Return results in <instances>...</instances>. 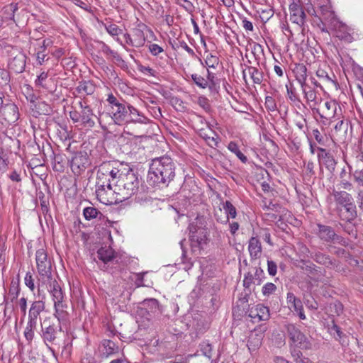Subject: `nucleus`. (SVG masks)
<instances>
[{"label":"nucleus","instance_id":"53","mask_svg":"<svg viewBox=\"0 0 363 363\" xmlns=\"http://www.w3.org/2000/svg\"><path fill=\"white\" fill-rule=\"evenodd\" d=\"M286 87L289 99L293 102H300L298 96L297 95L295 88L293 86V85L290 84L289 86L286 85Z\"/></svg>","mask_w":363,"mask_h":363},{"label":"nucleus","instance_id":"10","mask_svg":"<svg viewBox=\"0 0 363 363\" xmlns=\"http://www.w3.org/2000/svg\"><path fill=\"white\" fill-rule=\"evenodd\" d=\"M284 331L289 339V345L291 347L300 349L310 348V342L298 326L292 323L286 324L284 325Z\"/></svg>","mask_w":363,"mask_h":363},{"label":"nucleus","instance_id":"63","mask_svg":"<svg viewBox=\"0 0 363 363\" xmlns=\"http://www.w3.org/2000/svg\"><path fill=\"white\" fill-rule=\"evenodd\" d=\"M25 284L30 289L31 291H33L35 289V284L34 279H33L32 274L30 272H27L25 277Z\"/></svg>","mask_w":363,"mask_h":363},{"label":"nucleus","instance_id":"56","mask_svg":"<svg viewBox=\"0 0 363 363\" xmlns=\"http://www.w3.org/2000/svg\"><path fill=\"white\" fill-rule=\"evenodd\" d=\"M277 290V286L272 282H268L262 287V294L264 296H269Z\"/></svg>","mask_w":363,"mask_h":363},{"label":"nucleus","instance_id":"27","mask_svg":"<svg viewBox=\"0 0 363 363\" xmlns=\"http://www.w3.org/2000/svg\"><path fill=\"white\" fill-rule=\"evenodd\" d=\"M98 43L99 45L100 51L106 55H110L112 57L113 62L116 63L117 65L121 67H126L125 61L117 52L111 50L110 47L103 41H99Z\"/></svg>","mask_w":363,"mask_h":363},{"label":"nucleus","instance_id":"11","mask_svg":"<svg viewBox=\"0 0 363 363\" xmlns=\"http://www.w3.org/2000/svg\"><path fill=\"white\" fill-rule=\"evenodd\" d=\"M125 164L118 163L115 161H106L102 162L98 167V170L101 172L104 176L107 177L113 182L114 187L117 186V180L121 178Z\"/></svg>","mask_w":363,"mask_h":363},{"label":"nucleus","instance_id":"25","mask_svg":"<svg viewBox=\"0 0 363 363\" xmlns=\"http://www.w3.org/2000/svg\"><path fill=\"white\" fill-rule=\"evenodd\" d=\"M332 195L336 203V209L342 208V206L345 205L347 206L351 203V202L354 201L352 196L345 191H337L333 189Z\"/></svg>","mask_w":363,"mask_h":363},{"label":"nucleus","instance_id":"51","mask_svg":"<svg viewBox=\"0 0 363 363\" xmlns=\"http://www.w3.org/2000/svg\"><path fill=\"white\" fill-rule=\"evenodd\" d=\"M191 79L200 88L205 89L208 86V80L197 74H191Z\"/></svg>","mask_w":363,"mask_h":363},{"label":"nucleus","instance_id":"16","mask_svg":"<svg viewBox=\"0 0 363 363\" xmlns=\"http://www.w3.org/2000/svg\"><path fill=\"white\" fill-rule=\"evenodd\" d=\"M290 21L296 23L299 28L303 26L306 19V14L299 1H294L289 5Z\"/></svg>","mask_w":363,"mask_h":363},{"label":"nucleus","instance_id":"17","mask_svg":"<svg viewBox=\"0 0 363 363\" xmlns=\"http://www.w3.org/2000/svg\"><path fill=\"white\" fill-rule=\"evenodd\" d=\"M320 18L325 21L328 28L331 30H337L340 27L345 28V25H343L337 18L334 11H330V8L327 6H320Z\"/></svg>","mask_w":363,"mask_h":363},{"label":"nucleus","instance_id":"32","mask_svg":"<svg viewBox=\"0 0 363 363\" xmlns=\"http://www.w3.org/2000/svg\"><path fill=\"white\" fill-rule=\"evenodd\" d=\"M336 109L337 104L335 102L326 101L321 111H318V113L322 118L328 120L335 116Z\"/></svg>","mask_w":363,"mask_h":363},{"label":"nucleus","instance_id":"9","mask_svg":"<svg viewBox=\"0 0 363 363\" xmlns=\"http://www.w3.org/2000/svg\"><path fill=\"white\" fill-rule=\"evenodd\" d=\"M35 261L39 280L43 283L49 282L52 279V264L48 257V254L43 248L39 249L35 253Z\"/></svg>","mask_w":363,"mask_h":363},{"label":"nucleus","instance_id":"52","mask_svg":"<svg viewBox=\"0 0 363 363\" xmlns=\"http://www.w3.org/2000/svg\"><path fill=\"white\" fill-rule=\"evenodd\" d=\"M48 54V52H47L46 50H40V48L38 49V50L35 52V55L36 56V60L38 65H41L49 60Z\"/></svg>","mask_w":363,"mask_h":363},{"label":"nucleus","instance_id":"49","mask_svg":"<svg viewBox=\"0 0 363 363\" xmlns=\"http://www.w3.org/2000/svg\"><path fill=\"white\" fill-rule=\"evenodd\" d=\"M257 310L259 313V320H267L269 318V309L268 307L262 304L257 305Z\"/></svg>","mask_w":363,"mask_h":363},{"label":"nucleus","instance_id":"14","mask_svg":"<svg viewBox=\"0 0 363 363\" xmlns=\"http://www.w3.org/2000/svg\"><path fill=\"white\" fill-rule=\"evenodd\" d=\"M298 267L307 274L310 279L315 282L319 281L324 275L321 268L308 259H301Z\"/></svg>","mask_w":363,"mask_h":363},{"label":"nucleus","instance_id":"4","mask_svg":"<svg viewBox=\"0 0 363 363\" xmlns=\"http://www.w3.org/2000/svg\"><path fill=\"white\" fill-rule=\"evenodd\" d=\"M97 259L101 262L98 264L101 270L108 272L113 275L118 274L124 265L119 261L118 253L110 246H102L97 250Z\"/></svg>","mask_w":363,"mask_h":363},{"label":"nucleus","instance_id":"24","mask_svg":"<svg viewBox=\"0 0 363 363\" xmlns=\"http://www.w3.org/2000/svg\"><path fill=\"white\" fill-rule=\"evenodd\" d=\"M149 122L150 120L143 113L130 104L125 125L130 123L147 124Z\"/></svg>","mask_w":363,"mask_h":363},{"label":"nucleus","instance_id":"40","mask_svg":"<svg viewBox=\"0 0 363 363\" xmlns=\"http://www.w3.org/2000/svg\"><path fill=\"white\" fill-rule=\"evenodd\" d=\"M133 36L134 40V47L140 48L145 45L146 38L144 34V32L141 29H134L133 32Z\"/></svg>","mask_w":363,"mask_h":363},{"label":"nucleus","instance_id":"50","mask_svg":"<svg viewBox=\"0 0 363 363\" xmlns=\"http://www.w3.org/2000/svg\"><path fill=\"white\" fill-rule=\"evenodd\" d=\"M20 286L19 283L12 281L11 284V286L9 289V296H11V301L13 302L14 300L17 299L19 294H20Z\"/></svg>","mask_w":363,"mask_h":363},{"label":"nucleus","instance_id":"31","mask_svg":"<svg viewBox=\"0 0 363 363\" xmlns=\"http://www.w3.org/2000/svg\"><path fill=\"white\" fill-rule=\"evenodd\" d=\"M50 291L52 296L54 305H57L58 306L59 304H65L64 303V294L62 288L56 280H54L50 285Z\"/></svg>","mask_w":363,"mask_h":363},{"label":"nucleus","instance_id":"7","mask_svg":"<svg viewBox=\"0 0 363 363\" xmlns=\"http://www.w3.org/2000/svg\"><path fill=\"white\" fill-rule=\"evenodd\" d=\"M79 104L80 111H70L69 118L74 123H77L76 126L80 125L84 128H92L95 125L96 120L99 121V117L94 113L92 108L85 101H80Z\"/></svg>","mask_w":363,"mask_h":363},{"label":"nucleus","instance_id":"3","mask_svg":"<svg viewBox=\"0 0 363 363\" xmlns=\"http://www.w3.org/2000/svg\"><path fill=\"white\" fill-rule=\"evenodd\" d=\"M121 178L117 180V189L123 196V199H128L138 193L142 185L141 178L137 171L134 170L129 165L125 164Z\"/></svg>","mask_w":363,"mask_h":363},{"label":"nucleus","instance_id":"21","mask_svg":"<svg viewBox=\"0 0 363 363\" xmlns=\"http://www.w3.org/2000/svg\"><path fill=\"white\" fill-rule=\"evenodd\" d=\"M327 328L329 333L335 338V340L338 341L342 346L349 345L348 336L342 331L340 327L336 324L334 319L328 323Z\"/></svg>","mask_w":363,"mask_h":363},{"label":"nucleus","instance_id":"48","mask_svg":"<svg viewBox=\"0 0 363 363\" xmlns=\"http://www.w3.org/2000/svg\"><path fill=\"white\" fill-rule=\"evenodd\" d=\"M199 350L201 353L208 359H211L213 354V348L211 344L208 341L205 340L199 344Z\"/></svg>","mask_w":363,"mask_h":363},{"label":"nucleus","instance_id":"28","mask_svg":"<svg viewBox=\"0 0 363 363\" xmlns=\"http://www.w3.org/2000/svg\"><path fill=\"white\" fill-rule=\"evenodd\" d=\"M45 308V303L43 301H33L28 311V321L38 323V318Z\"/></svg>","mask_w":363,"mask_h":363},{"label":"nucleus","instance_id":"39","mask_svg":"<svg viewBox=\"0 0 363 363\" xmlns=\"http://www.w3.org/2000/svg\"><path fill=\"white\" fill-rule=\"evenodd\" d=\"M53 155V170L58 172H62L65 170V156L62 154H55Z\"/></svg>","mask_w":363,"mask_h":363},{"label":"nucleus","instance_id":"2","mask_svg":"<svg viewBox=\"0 0 363 363\" xmlns=\"http://www.w3.org/2000/svg\"><path fill=\"white\" fill-rule=\"evenodd\" d=\"M106 102V111L99 116L101 128L107 130L111 125H125L130 104L113 94H108Z\"/></svg>","mask_w":363,"mask_h":363},{"label":"nucleus","instance_id":"22","mask_svg":"<svg viewBox=\"0 0 363 363\" xmlns=\"http://www.w3.org/2000/svg\"><path fill=\"white\" fill-rule=\"evenodd\" d=\"M118 191L117 187L114 186H104L96 187V195L97 199L102 203L108 205L113 203V193Z\"/></svg>","mask_w":363,"mask_h":363},{"label":"nucleus","instance_id":"34","mask_svg":"<svg viewBox=\"0 0 363 363\" xmlns=\"http://www.w3.org/2000/svg\"><path fill=\"white\" fill-rule=\"evenodd\" d=\"M223 208L226 214L225 219L223 220L219 219L218 218L216 217V219L217 221L226 223L228 222L230 218H236L237 210L230 201H226L225 203H223ZM215 216H216V214H215Z\"/></svg>","mask_w":363,"mask_h":363},{"label":"nucleus","instance_id":"43","mask_svg":"<svg viewBox=\"0 0 363 363\" xmlns=\"http://www.w3.org/2000/svg\"><path fill=\"white\" fill-rule=\"evenodd\" d=\"M248 73L255 84H261L263 80V73L255 67H248Z\"/></svg>","mask_w":363,"mask_h":363},{"label":"nucleus","instance_id":"12","mask_svg":"<svg viewBox=\"0 0 363 363\" xmlns=\"http://www.w3.org/2000/svg\"><path fill=\"white\" fill-rule=\"evenodd\" d=\"M26 63V55L18 49L11 51L9 60V68L15 73H22L25 70Z\"/></svg>","mask_w":363,"mask_h":363},{"label":"nucleus","instance_id":"61","mask_svg":"<svg viewBox=\"0 0 363 363\" xmlns=\"http://www.w3.org/2000/svg\"><path fill=\"white\" fill-rule=\"evenodd\" d=\"M304 97L308 102H313L314 105L318 104L317 94L314 89L313 91H306Z\"/></svg>","mask_w":363,"mask_h":363},{"label":"nucleus","instance_id":"55","mask_svg":"<svg viewBox=\"0 0 363 363\" xmlns=\"http://www.w3.org/2000/svg\"><path fill=\"white\" fill-rule=\"evenodd\" d=\"M338 31L337 33V37L339 38L341 40H344L347 42H351L352 40V36L345 30L346 29V27L345 26V28L342 27H340L338 28Z\"/></svg>","mask_w":363,"mask_h":363},{"label":"nucleus","instance_id":"15","mask_svg":"<svg viewBox=\"0 0 363 363\" xmlns=\"http://www.w3.org/2000/svg\"><path fill=\"white\" fill-rule=\"evenodd\" d=\"M89 164V158L86 152H76L70 161L71 169L76 174H81Z\"/></svg>","mask_w":363,"mask_h":363},{"label":"nucleus","instance_id":"62","mask_svg":"<svg viewBox=\"0 0 363 363\" xmlns=\"http://www.w3.org/2000/svg\"><path fill=\"white\" fill-rule=\"evenodd\" d=\"M39 199L40 201V206H41L43 212L47 213L49 210V208H48L49 201H48V200L45 199V194L43 192H40Z\"/></svg>","mask_w":363,"mask_h":363},{"label":"nucleus","instance_id":"8","mask_svg":"<svg viewBox=\"0 0 363 363\" xmlns=\"http://www.w3.org/2000/svg\"><path fill=\"white\" fill-rule=\"evenodd\" d=\"M316 226V234L323 242L329 244L340 245L342 247H347L349 245V240L336 233L333 227L321 223H318Z\"/></svg>","mask_w":363,"mask_h":363},{"label":"nucleus","instance_id":"33","mask_svg":"<svg viewBox=\"0 0 363 363\" xmlns=\"http://www.w3.org/2000/svg\"><path fill=\"white\" fill-rule=\"evenodd\" d=\"M101 345L103 347V355L106 357L116 354L119 351L118 346L111 340H103L101 342Z\"/></svg>","mask_w":363,"mask_h":363},{"label":"nucleus","instance_id":"1","mask_svg":"<svg viewBox=\"0 0 363 363\" xmlns=\"http://www.w3.org/2000/svg\"><path fill=\"white\" fill-rule=\"evenodd\" d=\"M176 164L169 155L155 157L150 164L147 182L155 187H167L176 175Z\"/></svg>","mask_w":363,"mask_h":363},{"label":"nucleus","instance_id":"19","mask_svg":"<svg viewBox=\"0 0 363 363\" xmlns=\"http://www.w3.org/2000/svg\"><path fill=\"white\" fill-rule=\"evenodd\" d=\"M253 270V274L248 272L244 276L243 286L245 289H249L252 284L260 285L265 279L264 272L260 267H256Z\"/></svg>","mask_w":363,"mask_h":363},{"label":"nucleus","instance_id":"30","mask_svg":"<svg viewBox=\"0 0 363 363\" xmlns=\"http://www.w3.org/2000/svg\"><path fill=\"white\" fill-rule=\"evenodd\" d=\"M4 119L9 123H14L19 118L18 108L13 104H7L4 108Z\"/></svg>","mask_w":363,"mask_h":363},{"label":"nucleus","instance_id":"46","mask_svg":"<svg viewBox=\"0 0 363 363\" xmlns=\"http://www.w3.org/2000/svg\"><path fill=\"white\" fill-rule=\"evenodd\" d=\"M208 80V86L211 91H214L218 93L219 89V84L218 82V79H215V75L213 73L211 72L208 70L207 79Z\"/></svg>","mask_w":363,"mask_h":363},{"label":"nucleus","instance_id":"44","mask_svg":"<svg viewBox=\"0 0 363 363\" xmlns=\"http://www.w3.org/2000/svg\"><path fill=\"white\" fill-rule=\"evenodd\" d=\"M55 307V319L56 320H59L60 323H61V320H64L66 316L67 315V313L65 310L67 308L66 304H59L57 306V305H54Z\"/></svg>","mask_w":363,"mask_h":363},{"label":"nucleus","instance_id":"37","mask_svg":"<svg viewBox=\"0 0 363 363\" xmlns=\"http://www.w3.org/2000/svg\"><path fill=\"white\" fill-rule=\"evenodd\" d=\"M48 73L45 72H43L35 81V86L41 87L50 92H52L53 89L50 86V82H51V79L48 80Z\"/></svg>","mask_w":363,"mask_h":363},{"label":"nucleus","instance_id":"54","mask_svg":"<svg viewBox=\"0 0 363 363\" xmlns=\"http://www.w3.org/2000/svg\"><path fill=\"white\" fill-rule=\"evenodd\" d=\"M205 63L207 67L215 68L219 63V59L218 57L210 54L207 55L206 59L205 60Z\"/></svg>","mask_w":363,"mask_h":363},{"label":"nucleus","instance_id":"20","mask_svg":"<svg viewBox=\"0 0 363 363\" xmlns=\"http://www.w3.org/2000/svg\"><path fill=\"white\" fill-rule=\"evenodd\" d=\"M338 218L342 220L351 223L357 217V211L354 201L342 208L336 210Z\"/></svg>","mask_w":363,"mask_h":363},{"label":"nucleus","instance_id":"23","mask_svg":"<svg viewBox=\"0 0 363 363\" xmlns=\"http://www.w3.org/2000/svg\"><path fill=\"white\" fill-rule=\"evenodd\" d=\"M311 259L316 263L323 265L329 269H334L339 265L338 262L333 259L330 255L321 252H315L311 254Z\"/></svg>","mask_w":363,"mask_h":363},{"label":"nucleus","instance_id":"45","mask_svg":"<svg viewBox=\"0 0 363 363\" xmlns=\"http://www.w3.org/2000/svg\"><path fill=\"white\" fill-rule=\"evenodd\" d=\"M228 148L230 151L235 153L236 156L243 162H247V157L239 150L238 145L236 143L231 141L228 145Z\"/></svg>","mask_w":363,"mask_h":363},{"label":"nucleus","instance_id":"13","mask_svg":"<svg viewBox=\"0 0 363 363\" xmlns=\"http://www.w3.org/2000/svg\"><path fill=\"white\" fill-rule=\"evenodd\" d=\"M317 150L318 151L317 157L320 166H325L330 173L333 175L337 164V162L335 159L333 155L330 151L323 147H318Z\"/></svg>","mask_w":363,"mask_h":363},{"label":"nucleus","instance_id":"38","mask_svg":"<svg viewBox=\"0 0 363 363\" xmlns=\"http://www.w3.org/2000/svg\"><path fill=\"white\" fill-rule=\"evenodd\" d=\"M76 90L79 94L91 95L95 91V86L90 81H84L79 83Z\"/></svg>","mask_w":363,"mask_h":363},{"label":"nucleus","instance_id":"26","mask_svg":"<svg viewBox=\"0 0 363 363\" xmlns=\"http://www.w3.org/2000/svg\"><path fill=\"white\" fill-rule=\"evenodd\" d=\"M248 251L252 261L259 259L262 255V247L257 237H252L248 241Z\"/></svg>","mask_w":363,"mask_h":363},{"label":"nucleus","instance_id":"5","mask_svg":"<svg viewBox=\"0 0 363 363\" xmlns=\"http://www.w3.org/2000/svg\"><path fill=\"white\" fill-rule=\"evenodd\" d=\"M62 333L61 323L52 317H46L40 323V337L43 343L52 352H54L52 346L58 345Z\"/></svg>","mask_w":363,"mask_h":363},{"label":"nucleus","instance_id":"59","mask_svg":"<svg viewBox=\"0 0 363 363\" xmlns=\"http://www.w3.org/2000/svg\"><path fill=\"white\" fill-rule=\"evenodd\" d=\"M149 51L153 56H157L164 52V49L157 44L152 43L148 45Z\"/></svg>","mask_w":363,"mask_h":363},{"label":"nucleus","instance_id":"29","mask_svg":"<svg viewBox=\"0 0 363 363\" xmlns=\"http://www.w3.org/2000/svg\"><path fill=\"white\" fill-rule=\"evenodd\" d=\"M199 136L206 141L208 146L213 147L218 145V142L217 138L218 136L211 128H201L199 130Z\"/></svg>","mask_w":363,"mask_h":363},{"label":"nucleus","instance_id":"58","mask_svg":"<svg viewBox=\"0 0 363 363\" xmlns=\"http://www.w3.org/2000/svg\"><path fill=\"white\" fill-rule=\"evenodd\" d=\"M340 226L345 233L352 236L354 238H357V233L353 226L342 223H340Z\"/></svg>","mask_w":363,"mask_h":363},{"label":"nucleus","instance_id":"64","mask_svg":"<svg viewBox=\"0 0 363 363\" xmlns=\"http://www.w3.org/2000/svg\"><path fill=\"white\" fill-rule=\"evenodd\" d=\"M267 271L269 275L275 276L277 272V263L272 260L267 261Z\"/></svg>","mask_w":363,"mask_h":363},{"label":"nucleus","instance_id":"57","mask_svg":"<svg viewBox=\"0 0 363 363\" xmlns=\"http://www.w3.org/2000/svg\"><path fill=\"white\" fill-rule=\"evenodd\" d=\"M264 106L265 108L269 111H274L277 109L275 100L270 96H267L265 97Z\"/></svg>","mask_w":363,"mask_h":363},{"label":"nucleus","instance_id":"18","mask_svg":"<svg viewBox=\"0 0 363 363\" xmlns=\"http://www.w3.org/2000/svg\"><path fill=\"white\" fill-rule=\"evenodd\" d=\"M18 10V3H11L3 7L0 15L4 19L6 25H11L12 23L18 25L19 21Z\"/></svg>","mask_w":363,"mask_h":363},{"label":"nucleus","instance_id":"36","mask_svg":"<svg viewBox=\"0 0 363 363\" xmlns=\"http://www.w3.org/2000/svg\"><path fill=\"white\" fill-rule=\"evenodd\" d=\"M83 215L87 220H91L92 219H99L101 220L104 217L103 213L101 211L92 206L84 208L83 210Z\"/></svg>","mask_w":363,"mask_h":363},{"label":"nucleus","instance_id":"35","mask_svg":"<svg viewBox=\"0 0 363 363\" xmlns=\"http://www.w3.org/2000/svg\"><path fill=\"white\" fill-rule=\"evenodd\" d=\"M296 79L299 84H303L307 79V68L303 64H296L293 69Z\"/></svg>","mask_w":363,"mask_h":363},{"label":"nucleus","instance_id":"6","mask_svg":"<svg viewBox=\"0 0 363 363\" xmlns=\"http://www.w3.org/2000/svg\"><path fill=\"white\" fill-rule=\"evenodd\" d=\"M188 230L191 247L203 249L208 240V232L204 219L196 217L189 225Z\"/></svg>","mask_w":363,"mask_h":363},{"label":"nucleus","instance_id":"42","mask_svg":"<svg viewBox=\"0 0 363 363\" xmlns=\"http://www.w3.org/2000/svg\"><path fill=\"white\" fill-rule=\"evenodd\" d=\"M114 186L113 182L97 170L96 187Z\"/></svg>","mask_w":363,"mask_h":363},{"label":"nucleus","instance_id":"47","mask_svg":"<svg viewBox=\"0 0 363 363\" xmlns=\"http://www.w3.org/2000/svg\"><path fill=\"white\" fill-rule=\"evenodd\" d=\"M143 305L147 307L151 313L160 312L159 301L155 298L145 299L143 301Z\"/></svg>","mask_w":363,"mask_h":363},{"label":"nucleus","instance_id":"60","mask_svg":"<svg viewBox=\"0 0 363 363\" xmlns=\"http://www.w3.org/2000/svg\"><path fill=\"white\" fill-rule=\"evenodd\" d=\"M317 76L322 79L324 82L334 84L335 82L329 77L328 73L323 69H318L316 72Z\"/></svg>","mask_w":363,"mask_h":363},{"label":"nucleus","instance_id":"41","mask_svg":"<svg viewBox=\"0 0 363 363\" xmlns=\"http://www.w3.org/2000/svg\"><path fill=\"white\" fill-rule=\"evenodd\" d=\"M36 327L37 323H33L28 320L23 335L28 344H30L33 340L35 336V330Z\"/></svg>","mask_w":363,"mask_h":363}]
</instances>
